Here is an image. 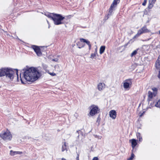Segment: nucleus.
Segmentation results:
<instances>
[{"instance_id": "obj_1", "label": "nucleus", "mask_w": 160, "mask_h": 160, "mask_svg": "<svg viewBox=\"0 0 160 160\" xmlns=\"http://www.w3.org/2000/svg\"><path fill=\"white\" fill-rule=\"evenodd\" d=\"M25 80L28 82H33L37 80L40 76V73L36 68H30L26 69L23 74Z\"/></svg>"}, {"instance_id": "obj_2", "label": "nucleus", "mask_w": 160, "mask_h": 160, "mask_svg": "<svg viewBox=\"0 0 160 160\" xmlns=\"http://www.w3.org/2000/svg\"><path fill=\"white\" fill-rule=\"evenodd\" d=\"M14 72L12 69L2 68L0 69V77L6 76L7 78L12 80L14 78Z\"/></svg>"}, {"instance_id": "obj_3", "label": "nucleus", "mask_w": 160, "mask_h": 160, "mask_svg": "<svg viewBox=\"0 0 160 160\" xmlns=\"http://www.w3.org/2000/svg\"><path fill=\"white\" fill-rule=\"evenodd\" d=\"M53 18H52V20L53 21L54 24L56 25H58L63 23L62 22L65 18L61 14L52 13Z\"/></svg>"}, {"instance_id": "obj_4", "label": "nucleus", "mask_w": 160, "mask_h": 160, "mask_svg": "<svg viewBox=\"0 0 160 160\" xmlns=\"http://www.w3.org/2000/svg\"><path fill=\"white\" fill-rule=\"evenodd\" d=\"M0 136L4 140H10L12 138V136L10 132L8 130L2 132L0 134Z\"/></svg>"}, {"instance_id": "obj_5", "label": "nucleus", "mask_w": 160, "mask_h": 160, "mask_svg": "<svg viewBox=\"0 0 160 160\" xmlns=\"http://www.w3.org/2000/svg\"><path fill=\"white\" fill-rule=\"evenodd\" d=\"M91 109L89 114L91 116H93L95 114L98 113L100 111V109L98 107L94 105H93L90 107Z\"/></svg>"}, {"instance_id": "obj_6", "label": "nucleus", "mask_w": 160, "mask_h": 160, "mask_svg": "<svg viewBox=\"0 0 160 160\" xmlns=\"http://www.w3.org/2000/svg\"><path fill=\"white\" fill-rule=\"evenodd\" d=\"M148 32H149V31L147 29L146 27L144 26L138 31L137 33L133 37V38L138 37L139 35L143 33Z\"/></svg>"}, {"instance_id": "obj_7", "label": "nucleus", "mask_w": 160, "mask_h": 160, "mask_svg": "<svg viewBox=\"0 0 160 160\" xmlns=\"http://www.w3.org/2000/svg\"><path fill=\"white\" fill-rule=\"evenodd\" d=\"M31 47L34 50L37 56H42V53L41 52L40 48L38 46L33 45Z\"/></svg>"}, {"instance_id": "obj_8", "label": "nucleus", "mask_w": 160, "mask_h": 160, "mask_svg": "<svg viewBox=\"0 0 160 160\" xmlns=\"http://www.w3.org/2000/svg\"><path fill=\"white\" fill-rule=\"evenodd\" d=\"M119 2L120 0H114L109 8V12L110 14H112L114 8L117 6V4Z\"/></svg>"}, {"instance_id": "obj_9", "label": "nucleus", "mask_w": 160, "mask_h": 160, "mask_svg": "<svg viewBox=\"0 0 160 160\" xmlns=\"http://www.w3.org/2000/svg\"><path fill=\"white\" fill-rule=\"evenodd\" d=\"M132 82L131 80L130 79H127L123 83V87L125 89H128L130 87L129 86L131 85Z\"/></svg>"}, {"instance_id": "obj_10", "label": "nucleus", "mask_w": 160, "mask_h": 160, "mask_svg": "<svg viewBox=\"0 0 160 160\" xmlns=\"http://www.w3.org/2000/svg\"><path fill=\"white\" fill-rule=\"evenodd\" d=\"M148 100L149 101L153 97H155L156 95V92H152L149 91L148 93Z\"/></svg>"}, {"instance_id": "obj_11", "label": "nucleus", "mask_w": 160, "mask_h": 160, "mask_svg": "<svg viewBox=\"0 0 160 160\" xmlns=\"http://www.w3.org/2000/svg\"><path fill=\"white\" fill-rule=\"evenodd\" d=\"M116 112L114 110H111L109 112L110 117L113 119L116 118Z\"/></svg>"}, {"instance_id": "obj_12", "label": "nucleus", "mask_w": 160, "mask_h": 160, "mask_svg": "<svg viewBox=\"0 0 160 160\" xmlns=\"http://www.w3.org/2000/svg\"><path fill=\"white\" fill-rule=\"evenodd\" d=\"M156 67L157 69H160V55L156 62Z\"/></svg>"}, {"instance_id": "obj_13", "label": "nucleus", "mask_w": 160, "mask_h": 160, "mask_svg": "<svg viewBox=\"0 0 160 160\" xmlns=\"http://www.w3.org/2000/svg\"><path fill=\"white\" fill-rule=\"evenodd\" d=\"M22 153V152L19 151H13L12 150H11L10 151V154L12 156H14L16 154H21Z\"/></svg>"}, {"instance_id": "obj_14", "label": "nucleus", "mask_w": 160, "mask_h": 160, "mask_svg": "<svg viewBox=\"0 0 160 160\" xmlns=\"http://www.w3.org/2000/svg\"><path fill=\"white\" fill-rule=\"evenodd\" d=\"M131 141L132 147L133 149H134V147L136 146L137 142L136 140L135 139H133L130 140Z\"/></svg>"}, {"instance_id": "obj_15", "label": "nucleus", "mask_w": 160, "mask_h": 160, "mask_svg": "<svg viewBox=\"0 0 160 160\" xmlns=\"http://www.w3.org/2000/svg\"><path fill=\"white\" fill-rule=\"evenodd\" d=\"M105 46H101L100 48L99 53L100 54H102L104 52L105 49Z\"/></svg>"}, {"instance_id": "obj_16", "label": "nucleus", "mask_w": 160, "mask_h": 160, "mask_svg": "<svg viewBox=\"0 0 160 160\" xmlns=\"http://www.w3.org/2000/svg\"><path fill=\"white\" fill-rule=\"evenodd\" d=\"M105 85V84L103 83H99L98 85V88L99 91H101L102 89V88Z\"/></svg>"}, {"instance_id": "obj_17", "label": "nucleus", "mask_w": 160, "mask_h": 160, "mask_svg": "<svg viewBox=\"0 0 160 160\" xmlns=\"http://www.w3.org/2000/svg\"><path fill=\"white\" fill-rule=\"evenodd\" d=\"M137 138L139 139V141L141 142L142 140V138L141 135L140 133L137 132L136 134Z\"/></svg>"}, {"instance_id": "obj_18", "label": "nucleus", "mask_w": 160, "mask_h": 160, "mask_svg": "<svg viewBox=\"0 0 160 160\" xmlns=\"http://www.w3.org/2000/svg\"><path fill=\"white\" fill-rule=\"evenodd\" d=\"M66 142H64V144L62 146V151L63 152L65 150H67Z\"/></svg>"}, {"instance_id": "obj_19", "label": "nucleus", "mask_w": 160, "mask_h": 160, "mask_svg": "<svg viewBox=\"0 0 160 160\" xmlns=\"http://www.w3.org/2000/svg\"><path fill=\"white\" fill-rule=\"evenodd\" d=\"M156 107L160 108V99L158 100V102L155 104Z\"/></svg>"}, {"instance_id": "obj_20", "label": "nucleus", "mask_w": 160, "mask_h": 160, "mask_svg": "<svg viewBox=\"0 0 160 160\" xmlns=\"http://www.w3.org/2000/svg\"><path fill=\"white\" fill-rule=\"evenodd\" d=\"M86 44L88 45L89 46V49L90 50L91 49V45L90 44V42L88 41H87L86 42Z\"/></svg>"}, {"instance_id": "obj_21", "label": "nucleus", "mask_w": 160, "mask_h": 160, "mask_svg": "<svg viewBox=\"0 0 160 160\" xmlns=\"http://www.w3.org/2000/svg\"><path fill=\"white\" fill-rule=\"evenodd\" d=\"M137 53V51L136 50H134L131 54V57H133V56L135 55H136V54Z\"/></svg>"}, {"instance_id": "obj_22", "label": "nucleus", "mask_w": 160, "mask_h": 160, "mask_svg": "<svg viewBox=\"0 0 160 160\" xmlns=\"http://www.w3.org/2000/svg\"><path fill=\"white\" fill-rule=\"evenodd\" d=\"M152 89L153 92H156V94H157L158 89L157 88L155 87L152 88Z\"/></svg>"}, {"instance_id": "obj_23", "label": "nucleus", "mask_w": 160, "mask_h": 160, "mask_svg": "<svg viewBox=\"0 0 160 160\" xmlns=\"http://www.w3.org/2000/svg\"><path fill=\"white\" fill-rule=\"evenodd\" d=\"M95 53H92L91 54L90 58H94L96 57Z\"/></svg>"}, {"instance_id": "obj_24", "label": "nucleus", "mask_w": 160, "mask_h": 160, "mask_svg": "<svg viewBox=\"0 0 160 160\" xmlns=\"http://www.w3.org/2000/svg\"><path fill=\"white\" fill-rule=\"evenodd\" d=\"M134 156V154L133 153H132L131 154V157L129 158H128V160H132L133 159V158Z\"/></svg>"}, {"instance_id": "obj_25", "label": "nucleus", "mask_w": 160, "mask_h": 160, "mask_svg": "<svg viewBox=\"0 0 160 160\" xmlns=\"http://www.w3.org/2000/svg\"><path fill=\"white\" fill-rule=\"evenodd\" d=\"M153 3H149V5L148 6V8L150 9L153 6Z\"/></svg>"}, {"instance_id": "obj_26", "label": "nucleus", "mask_w": 160, "mask_h": 160, "mask_svg": "<svg viewBox=\"0 0 160 160\" xmlns=\"http://www.w3.org/2000/svg\"><path fill=\"white\" fill-rule=\"evenodd\" d=\"M156 1V0H149V3H154Z\"/></svg>"}, {"instance_id": "obj_27", "label": "nucleus", "mask_w": 160, "mask_h": 160, "mask_svg": "<svg viewBox=\"0 0 160 160\" xmlns=\"http://www.w3.org/2000/svg\"><path fill=\"white\" fill-rule=\"evenodd\" d=\"M47 16L48 17L51 18V19H52V18H53V16L52 17V16H51V14H48L47 15Z\"/></svg>"}, {"instance_id": "obj_28", "label": "nucleus", "mask_w": 160, "mask_h": 160, "mask_svg": "<svg viewBox=\"0 0 160 160\" xmlns=\"http://www.w3.org/2000/svg\"><path fill=\"white\" fill-rule=\"evenodd\" d=\"M80 40L81 42H86L87 41L86 39L83 38H80Z\"/></svg>"}, {"instance_id": "obj_29", "label": "nucleus", "mask_w": 160, "mask_h": 160, "mask_svg": "<svg viewBox=\"0 0 160 160\" xmlns=\"http://www.w3.org/2000/svg\"><path fill=\"white\" fill-rule=\"evenodd\" d=\"M49 73L52 76H55L56 75V74L54 72H49Z\"/></svg>"}, {"instance_id": "obj_30", "label": "nucleus", "mask_w": 160, "mask_h": 160, "mask_svg": "<svg viewBox=\"0 0 160 160\" xmlns=\"http://www.w3.org/2000/svg\"><path fill=\"white\" fill-rule=\"evenodd\" d=\"M147 0H144V2L142 3V5L143 6H145L146 4V2Z\"/></svg>"}, {"instance_id": "obj_31", "label": "nucleus", "mask_w": 160, "mask_h": 160, "mask_svg": "<svg viewBox=\"0 0 160 160\" xmlns=\"http://www.w3.org/2000/svg\"><path fill=\"white\" fill-rule=\"evenodd\" d=\"M52 61H55L56 62H58V58L53 59L52 60Z\"/></svg>"}, {"instance_id": "obj_32", "label": "nucleus", "mask_w": 160, "mask_h": 160, "mask_svg": "<svg viewBox=\"0 0 160 160\" xmlns=\"http://www.w3.org/2000/svg\"><path fill=\"white\" fill-rule=\"evenodd\" d=\"M79 153H77V157H76V160H79Z\"/></svg>"}, {"instance_id": "obj_33", "label": "nucleus", "mask_w": 160, "mask_h": 160, "mask_svg": "<svg viewBox=\"0 0 160 160\" xmlns=\"http://www.w3.org/2000/svg\"><path fill=\"white\" fill-rule=\"evenodd\" d=\"M92 160H98V158L97 157H94Z\"/></svg>"}, {"instance_id": "obj_34", "label": "nucleus", "mask_w": 160, "mask_h": 160, "mask_svg": "<svg viewBox=\"0 0 160 160\" xmlns=\"http://www.w3.org/2000/svg\"><path fill=\"white\" fill-rule=\"evenodd\" d=\"M160 69V70L159 72V73L158 76V78H160V69Z\"/></svg>"}, {"instance_id": "obj_35", "label": "nucleus", "mask_w": 160, "mask_h": 160, "mask_svg": "<svg viewBox=\"0 0 160 160\" xmlns=\"http://www.w3.org/2000/svg\"><path fill=\"white\" fill-rule=\"evenodd\" d=\"M100 121V118L99 117H98V118H97V122L98 121L99 122Z\"/></svg>"}, {"instance_id": "obj_36", "label": "nucleus", "mask_w": 160, "mask_h": 160, "mask_svg": "<svg viewBox=\"0 0 160 160\" xmlns=\"http://www.w3.org/2000/svg\"><path fill=\"white\" fill-rule=\"evenodd\" d=\"M83 47V46L82 45V46H79L78 47V48H82Z\"/></svg>"}, {"instance_id": "obj_37", "label": "nucleus", "mask_w": 160, "mask_h": 160, "mask_svg": "<svg viewBox=\"0 0 160 160\" xmlns=\"http://www.w3.org/2000/svg\"><path fill=\"white\" fill-rule=\"evenodd\" d=\"M94 53H95V55H96V54L97 53V49L95 50V52Z\"/></svg>"}, {"instance_id": "obj_38", "label": "nucleus", "mask_w": 160, "mask_h": 160, "mask_svg": "<svg viewBox=\"0 0 160 160\" xmlns=\"http://www.w3.org/2000/svg\"><path fill=\"white\" fill-rule=\"evenodd\" d=\"M129 43V42H128V43H127V44H125L124 45V47H126L127 46V45Z\"/></svg>"}, {"instance_id": "obj_39", "label": "nucleus", "mask_w": 160, "mask_h": 160, "mask_svg": "<svg viewBox=\"0 0 160 160\" xmlns=\"http://www.w3.org/2000/svg\"><path fill=\"white\" fill-rule=\"evenodd\" d=\"M47 22H48V28H50V24H49V23L48 22V21H47Z\"/></svg>"}, {"instance_id": "obj_40", "label": "nucleus", "mask_w": 160, "mask_h": 160, "mask_svg": "<svg viewBox=\"0 0 160 160\" xmlns=\"http://www.w3.org/2000/svg\"><path fill=\"white\" fill-rule=\"evenodd\" d=\"M80 131V130H78V131H77L76 132H77V133H79V132Z\"/></svg>"}, {"instance_id": "obj_41", "label": "nucleus", "mask_w": 160, "mask_h": 160, "mask_svg": "<svg viewBox=\"0 0 160 160\" xmlns=\"http://www.w3.org/2000/svg\"><path fill=\"white\" fill-rule=\"evenodd\" d=\"M62 160H65V159L64 158H62Z\"/></svg>"}, {"instance_id": "obj_42", "label": "nucleus", "mask_w": 160, "mask_h": 160, "mask_svg": "<svg viewBox=\"0 0 160 160\" xmlns=\"http://www.w3.org/2000/svg\"><path fill=\"white\" fill-rule=\"evenodd\" d=\"M101 138H102V137H101H101H99L98 138H99V139H101Z\"/></svg>"}, {"instance_id": "obj_43", "label": "nucleus", "mask_w": 160, "mask_h": 160, "mask_svg": "<svg viewBox=\"0 0 160 160\" xmlns=\"http://www.w3.org/2000/svg\"><path fill=\"white\" fill-rule=\"evenodd\" d=\"M142 114H142V113L141 115H140V117H141V116H142Z\"/></svg>"}, {"instance_id": "obj_44", "label": "nucleus", "mask_w": 160, "mask_h": 160, "mask_svg": "<svg viewBox=\"0 0 160 160\" xmlns=\"http://www.w3.org/2000/svg\"><path fill=\"white\" fill-rule=\"evenodd\" d=\"M16 74H17V76H18V71H16Z\"/></svg>"}, {"instance_id": "obj_45", "label": "nucleus", "mask_w": 160, "mask_h": 160, "mask_svg": "<svg viewBox=\"0 0 160 160\" xmlns=\"http://www.w3.org/2000/svg\"><path fill=\"white\" fill-rule=\"evenodd\" d=\"M77 46H78V43H77Z\"/></svg>"}, {"instance_id": "obj_46", "label": "nucleus", "mask_w": 160, "mask_h": 160, "mask_svg": "<svg viewBox=\"0 0 160 160\" xmlns=\"http://www.w3.org/2000/svg\"><path fill=\"white\" fill-rule=\"evenodd\" d=\"M21 81H22V83H23V82H22V79H21Z\"/></svg>"}, {"instance_id": "obj_47", "label": "nucleus", "mask_w": 160, "mask_h": 160, "mask_svg": "<svg viewBox=\"0 0 160 160\" xmlns=\"http://www.w3.org/2000/svg\"><path fill=\"white\" fill-rule=\"evenodd\" d=\"M159 33L160 34V30L159 31Z\"/></svg>"}]
</instances>
